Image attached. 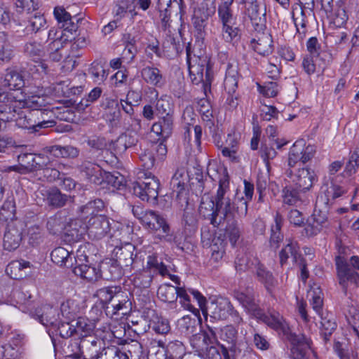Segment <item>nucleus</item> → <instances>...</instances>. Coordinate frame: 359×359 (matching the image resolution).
Segmentation results:
<instances>
[{
	"label": "nucleus",
	"mask_w": 359,
	"mask_h": 359,
	"mask_svg": "<svg viewBox=\"0 0 359 359\" xmlns=\"http://www.w3.org/2000/svg\"><path fill=\"white\" fill-rule=\"evenodd\" d=\"M313 157L314 147L308 145L304 148L302 141L295 142L290 149L287 159V165L290 168L286 170V175L289 177H292L294 172L292 168L299 162L302 163L303 167L299 169L297 174L292 179L300 191H306L313 186L312 159Z\"/></svg>",
	"instance_id": "1"
},
{
	"label": "nucleus",
	"mask_w": 359,
	"mask_h": 359,
	"mask_svg": "<svg viewBox=\"0 0 359 359\" xmlns=\"http://www.w3.org/2000/svg\"><path fill=\"white\" fill-rule=\"evenodd\" d=\"M229 190V179L227 174L224 175L219 180V187L214 200H210L208 205L210 210V224L217 227L223 224L228 217H233L235 205L226 194Z\"/></svg>",
	"instance_id": "2"
},
{
	"label": "nucleus",
	"mask_w": 359,
	"mask_h": 359,
	"mask_svg": "<svg viewBox=\"0 0 359 359\" xmlns=\"http://www.w3.org/2000/svg\"><path fill=\"white\" fill-rule=\"evenodd\" d=\"M209 333L204 332L195 335L190 339L191 344L198 355L207 359H230L227 348L222 346V353L213 345V341L217 339L219 329L207 325Z\"/></svg>",
	"instance_id": "3"
},
{
	"label": "nucleus",
	"mask_w": 359,
	"mask_h": 359,
	"mask_svg": "<svg viewBox=\"0 0 359 359\" xmlns=\"http://www.w3.org/2000/svg\"><path fill=\"white\" fill-rule=\"evenodd\" d=\"M233 1L221 0L217 8L218 22L221 25L220 37L226 43L233 42L240 35L237 15L231 8Z\"/></svg>",
	"instance_id": "4"
},
{
	"label": "nucleus",
	"mask_w": 359,
	"mask_h": 359,
	"mask_svg": "<svg viewBox=\"0 0 359 359\" xmlns=\"http://www.w3.org/2000/svg\"><path fill=\"white\" fill-rule=\"evenodd\" d=\"M188 291L198 302L207 323L208 321L225 320L229 316V312L231 311V304L227 299L219 298L210 302L206 305V299L201 292L194 289H189Z\"/></svg>",
	"instance_id": "5"
},
{
	"label": "nucleus",
	"mask_w": 359,
	"mask_h": 359,
	"mask_svg": "<svg viewBox=\"0 0 359 359\" xmlns=\"http://www.w3.org/2000/svg\"><path fill=\"white\" fill-rule=\"evenodd\" d=\"M9 113L11 116H8V118L13 120L19 128L27 129L32 133L54 125L53 121L45 120L43 117L42 120H40L39 114L43 116L48 114L46 111H31L29 109L16 108V110L9 109Z\"/></svg>",
	"instance_id": "6"
},
{
	"label": "nucleus",
	"mask_w": 359,
	"mask_h": 359,
	"mask_svg": "<svg viewBox=\"0 0 359 359\" xmlns=\"http://www.w3.org/2000/svg\"><path fill=\"white\" fill-rule=\"evenodd\" d=\"M187 62L190 75L195 77L194 80L196 83L203 82L204 92L210 85L211 65L207 55L199 56L198 58L192 59L189 48H187Z\"/></svg>",
	"instance_id": "7"
},
{
	"label": "nucleus",
	"mask_w": 359,
	"mask_h": 359,
	"mask_svg": "<svg viewBox=\"0 0 359 359\" xmlns=\"http://www.w3.org/2000/svg\"><path fill=\"white\" fill-rule=\"evenodd\" d=\"M18 165L9 166L7 170L23 175L41 170L46 165L47 156L43 154L24 153L18 156Z\"/></svg>",
	"instance_id": "8"
},
{
	"label": "nucleus",
	"mask_w": 359,
	"mask_h": 359,
	"mask_svg": "<svg viewBox=\"0 0 359 359\" xmlns=\"http://www.w3.org/2000/svg\"><path fill=\"white\" fill-rule=\"evenodd\" d=\"M160 182L154 175L146 176L143 180L137 182L133 186V193L142 201L156 203L158 196Z\"/></svg>",
	"instance_id": "9"
},
{
	"label": "nucleus",
	"mask_w": 359,
	"mask_h": 359,
	"mask_svg": "<svg viewBox=\"0 0 359 359\" xmlns=\"http://www.w3.org/2000/svg\"><path fill=\"white\" fill-rule=\"evenodd\" d=\"M215 0H203L194 11L192 23L200 36H202L205 32L208 20L215 13Z\"/></svg>",
	"instance_id": "10"
},
{
	"label": "nucleus",
	"mask_w": 359,
	"mask_h": 359,
	"mask_svg": "<svg viewBox=\"0 0 359 359\" xmlns=\"http://www.w3.org/2000/svg\"><path fill=\"white\" fill-rule=\"evenodd\" d=\"M111 226L110 219L105 215L90 217L86 224V233L91 240H100L109 234Z\"/></svg>",
	"instance_id": "11"
},
{
	"label": "nucleus",
	"mask_w": 359,
	"mask_h": 359,
	"mask_svg": "<svg viewBox=\"0 0 359 359\" xmlns=\"http://www.w3.org/2000/svg\"><path fill=\"white\" fill-rule=\"evenodd\" d=\"M32 316L45 327H55L58 324L59 313L53 306L41 304L31 312Z\"/></svg>",
	"instance_id": "12"
},
{
	"label": "nucleus",
	"mask_w": 359,
	"mask_h": 359,
	"mask_svg": "<svg viewBox=\"0 0 359 359\" xmlns=\"http://www.w3.org/2000/svg\"><path fill=\"white\" fill-rule=\"evenodd\" d=\"M7 96L8 99L11 101L8 105V109L16 110V108H22L29 109L31 111H48L46 109H43L46 106V100L43 97L33 95L25 100H16L13 93H9Z\"/></svg>",
	"instance_id": "13"
},
{
	"label": "nucleus",
	"mask_w": 359,
	"mask_h": 359,
	"mask_svg": "<svg viewBox=\"0 0 359 359\" xmlns=\"http://www.w3.org/2000/svg\"><path fill=\"white\" fill-rule=\"evenodd\" d=\"M22 223L15 220L9 222L4 237V248L5 250L12 251L17 249L22 241Z\"/></svg>",
	"instance_id": "14"
},
{
	"label": "nucleus",
	"mask_w": 359,
	"mask_h": 359,
	"mask_svg": "<svg viewBox=\"0 0 359 359\" xmlns=\"http://www.w3.org/2000/svg\"><path fill=\"white\" fill-rule=\"evenodd\" d=\"M287 339L291 344V355L292 359H308L306 351L311 348L312 341L304 334L297 335L293 332L287 334Z\"/></svg>",
	"instance_id": "15"
},
{
	"label": "nucleus",
	"mask_w": 359,
	"mask_h": 359,
	"mask_svg": "<svg viewBox=\"0 0 359 359\" xmlns=\"http://www.w3.org/2000/svg\"><path fill=\"white\" fill-rule=\"evenodd\" d=\"M135 246L131 243H127L124 246L116 247L114 249V260L124 269L128 270L133 268L135 264L134 260Z\"/></svg>",
	"instance_id": "16"
},
{
	"label": "nucleus",
	"mask_w": 359,
	"mask_h": 359,
	"mask_svg": "<svg viewBox=\"0 0 359 359\" xmlns=\"http://www.w3.org/2000/svg\"><path fill=\"white\" fill-rule=\"evenodd\" d=\"M142 225L151 232L156 233H166L170 226L166 219L158 212L151 210L144 218Z\"/></svg>",
	"instance_id": "17"
},
{
	"label": "nucleus",
	"mask_w": 359,
	"mask_h": 359,
	"mask_svg": "<svg viewBox=\"0 0 359 359\" xmlns=\"http://www.w3.org/2000/svg\"><path fill=\"white\" fill-rule=\"evenodd\" d=\"M54 15L55 19L60 24H62V27L70 32H76L78 29V23L81 20L76 15L72 16L66 10L61 6H57L54 9Z\"/></svg>",
	"instance_id": "18"
},
{
	"label": "nucleus",
	"mask_w": 359,
	"mask_h": 359,
	"mask_svg": "<svg viewBox=\"0 0 359 359\" xmlns=\"http://www.w3.org/2000/svg\"><path fill=\"white\" fill-rule=\"evenodd\" d=\"M252 273L256 279L263 284L268 291H270L271 288L277 283V280L272 272L262 264L259 259L255 260V267H254Z\"/></svg>",
	"instance_id": "19"
},
{
	"label": "nucleus",
	"mask_w": 359,
	"mask_h": 359,
	"mask_svg": "<svg viewBox=\"0 0 359 359\" xmlns=\"http://www.w3.org/2000/svg\"><path fill=\"white\" fill-rule=\"evenodd\" d=\"M45 203L52 208H60L66 205L70 196L62 194L57 187H51L43 190Z\"/></svg>",
	"instance_id": "20"
},
{
	"label": "nucleus",
	"mask_w": 359,
	"mask_h": 359,
	"mask_svg": "<svg viewBox=\"0 0 359 359\" xmlns=\"http://www.w3.org/2000/svg\"><path fill=\"white\" fill-rule=\"evenodd\" d=\"M124 270L114 259H109L100 264L101 278L107 280H116L123 274Z\"/></svg>",
	"instance_id": "21"
},
{
	"label": "nucleus",
	"mask_w": 359,
	"mask_h": 359,
	"mask_svg": "<svg viewBox=\"0 0 359 359\" xmlns=\"http://www.w3.org/2000/svg\"><path fill=\"white\" fill-rule=\"evenodd\" d=\"M239 78L238 64L236 62L228 63L224 80V87L228 94L236 93Z\"/></svg>",
	"instance_id": "22"
},
{
	"label": "nucleus",
	"mask_w": 359,
	"mask_h": 359,
	"mask_svg": "<svg viewBox=\"0 0 359 359\" xmlns=\"http://www.w3.org/2000/svg\"><path fill=\"white\" fill-rule=\"evenodd\" d=\"M187 180V175L184 168L177 169L171 179L170 187L173 194H176V198L179 200L183 198L187 201L185 193Z\"/></svg>",
	"instance_id": "23"
},
{
	"label": "nucleus",
	"mask_w": 359,
	"mask_h": 359,
	"mask_svg": "<svg viewBox=\"0 0 359 359\" xmlns=\"http://www.w3.org/2000/svg\"><path fill=\"white\" fill-rule=\"evenodd\" d=\"M95 329V325L86 318L79 317L74 320V339L83 340L91 337Z\"/></svg>",
	"instance_id": "24"
},
{
	"label": "nucleus",
	"mask_w": 359,
	"mask_h": 359,
	"mask_svg": "<svg viewBox=\"0 0 359 359\" xmlns=\"http://www.w3.org/2000/svg\"><path fill=\"white\" fill-rule=\"evenodd\" d=\"M30 268V263L25 260L12 261L6 268V272L11 278L20 280L28 274L27 269Z\"/></svg>",
	"instance_id": "25"
},
{
	"label": "nucleus",
	"mask_w": 359,
	"mask_h": 359,
	"mask_svg": "<svg viewBox=\"0 0 359 359\" xmlns=\"http://www.w3.org/2000/svg\"><path fill=\"white\" fill-rule=\"evenodd\" d=\"M73 272L75 275L86 279L88 282H96L100 278H102L100 265L96 267L88 263L81 266H74Z\"/></svg>",
	"instance_id": "26"
},
{
	"label": "nucleus",
	"mask_w": 359,
	"mask_h": 359,
	"mask_svg": "<svg viewBox=\"0 0 359 359\" xmlns=\"http://www.w3.org/2000/svg\"><path fill=\"white\" fill-rule=\"evenodd\" d=\"M79 170L92 182L101 184L102 169L98 165L91 161H84L79 165Z\"/></svg>",
	"instance_id": "27"
},
{
	"label": "nucleus",
	"mask_w": 359,
	"mask_h": 359,
	"mask_svg": "<svg viewBox=\"0 0 359 359\" xmlns=\"http://www.w3.org/2000/svg\"><path fill=\"white\" fill-rule=\"evenodd\" d=\"M68 41L65 34L55 39L48 44L46 52L50 59L54 62H59L63 57V48Z\"/></svg>",
	"instance_id": "28"
},
{
	"label": "nucleus",
	"mask_w": 359,
	"mask_h": 359,
	"mask_svg": "<svg viewBox=\"0 0 359 359\" xmlns=\"http://www.w3.org/2000/svg\"><path fill=\"white\" fill-rule=\"evenodd\" d=\"M173 128V118L172 115L163 116L158 122L153 124L151 130L163 140L170 136Z\"/></svg>",
	"instance_id": "29"
},
{
	"label": "nucleus",
	"mask_w": 359,
	"mask_h": 359,
	"mask_svg": "<svg viewBox=\"0 0 359 359\" xmlns=\"http://www.w3.org/2000/svg\"><path fill=\"white\" fill-rule=\"evenodd\" d=\"M2 86L10 90H19L25 86L22 73L14 69H7L2 81Z\"/></svg>",
	"instance_id": "30"
},
{
	"label": "nucleus",
	"mask_w": 359,
	"mask_h": 359,
	"mask_svg": "<svg viewBox=\"0 0 359 359\" xmlns=\"http://www.w3.org/2000/svg\"><path fill=\"white\" fill-rule=\"evenodd\" d=\"M200 320V313L197 316L194 315V318L190 316H184L178 320L177 326L182 334L187 336L192 335L191 339L194 336L198 334H195V332Z\"/></svg>",
	"instance_id": "31"
},
{
	"label": "nucleus",
	"mask_w": 359,
	"mask_h": 359,
	"mask_svg": "<svg viewBox=\"0 0 359 359\" xmlns=\"http://www.w3.org/2000/svg\"><path fill=\"white\" fill-rule=\"evenodd\" d=\"M129 95L130 93H128L127 98L126 100L121 99L119 100V106L120 109H122L128 117V119L126 118L123 121L124 127L126 128L132 127L135 130L136 127L140 128V120L134 116L133 105L128 100Z\"/></svg>",
	"instance_id": "32"
},
{
	"label": "nucleus",
	"mask_w": 359,
	"mask_h": 359,
	"mask_svg": "<svg viewBox=\"0 0 359 359\" xmlns=\"http://www.w3.org/2000/svg\"><path fill=\"white\" fill-rule=\"evenodd\" d=\"M283 221L282 216L279 213H276L274 217V224L271 226L269 244L270 247L275 250L279 248L280 243L284 238L283 234L281 233Z\"/></svg>",
	"instance_id": "33"
},
{
	"label": "nucleus",
	"mask_w": 359,
	"mask_h": 359,
	"mask_svg": "<svg viewBox=\"0 0 359 359\" xmlns=\"http://www.w3.org/2000/svg\"><path fill=\"white\" fill-rule=\"evenodd\" d=\"M47 151L56 158H75L79 155V149L72 145H53L47 147Z\"/></svg>",
	"instance_id": "34"
},
{
	"label": "nucleus",
	"mask_w": 359,
	"mask_h": 359,
	"mask_svg": "<svg viewBox=\"0 0 359 359\" xmlns=\"http://www.w3.org/2000/svg\"><path fill=\"white\" fill-rule=\"evenodd\" d=\"M50 256L52 261L60 266L74 267L73 257L71 253L63 247L55 248Z\"/></svg>",
	"instance_id": "35"
},
{
	"label": "nucleus",
	"mask_w": 359,
	"mask_h": 359,
	"mask_svg": "<svg viewBox=\"0 0 359 359\" xmlns=\"http://www.w3.org/2000/svg\"><path fill=\"white\" fill-rule=\"evenodd\" d=\"M287 241L288 243L279 253L280 263L282 266L286 264L289 257H292L294 262H297L301 259L297 243L290 240H287Z\"/></svg>",
	"instance_id": "36"
},
{
	"label": "nucleus",
	"mask_w": 359,
	"mask_h": 359,
	"mask_svg": "<svg viewBox=\"0 0 359 359\" xmlns=\"http://www.w3.org/2000/svg\"><path fill=\"white\" fill-rule=\"evenodd\" d=\"M177 287L168 283L161 285L157 291L158 297L164 302L176 305Z\"/></svg>",
	"instance_id": "37"
},
{
	"label": "nucleus",
	"mask_w": 359,
	"mask_h": 359,
	"mask_svg": "<svg viewBox=\"0 0 359 359\" xmlns=\"http://www.w3.org/2000/svg\"><path fill=\"white\" fill-rule=\"evenodd\" d=\"M337 268L339 283L346 290L348 286V282L355 280L358 275L350 270L347 264L342 260L337 261Z\"/></svg>",
	"instance_id": "38"
},
{
	"label": "nucleus",
	"mask_w": 359,
	"mask_h": 359,
	"mask_svg": "<svg viewBox=\"0 0 359 359\" xmlns=\"http://www.w3.org/2000/svg\"><path fill=\"white\" fill-rule=\"evenodd\" d=\"M46 20L43 15L35 13L31 16L28 20L27 25L24 29V32L26 34L36 33L46 29Z\"/></svg>",
	"instance_id": "39"
},
{
	"label": "nucleus",
	"mask_w": 359,
	"mask_h": 359,
	"mask_svg": "<svg viewBox=\"0 0 359 359\" xmlns=\"http://www.w3.org/2000/svg\"><path fill=\"white\" fill-rule=\"evenodd\" d=\"M141 76L147 83L156 86L163 84V76L161 71L156 67H144L141 71Z\"/></svg>",
	"instance_id": "40"
},
{
	"label": "nucleus",
	"mask_w": 359,
	"mask_h": 359,
	"mask_svg": "<svg viewBox=\"0 0 359 359\" xmlns=\"http://www.w3.org/2000/svg\"><path fill=\"white\" fill-rule=\"evenodd\" d=\"M236 299L243 305L245 310L253 316L256 317L262 311L255 302L253 296L243 292L238 293Z\"/></svg>",
	"instance_id": "41"
},
{
	"label": "nucleus",
	"mask_w": 359,
	"mask_h": 359,
	"mask_svg": "<svg viewBox=\"0 0 359 359\" xmlns=\"http://www.w3.org/2000/svg\"><path fill=\"white\" fill-rule=\"evenodd\" d=\"M104 207V203L101 199H95L81 206L79 208V212L81 214V217L83 218L88 217L89 216L94 217L95 215H99L98 212L102 210Z\"/></svg>",
	"instance_id": "42"
},
{
	"label": "nucleus",
	"mask_w": 359,
	"mask_h": 359,
	"mask_svg": "<svg viewBox=\"0 0 359 359\" xmlns=\"http://www.w3.org/2000/svg\"><path fill=\"white\" fill-rule=\"evenodd\" d=\"M320 316V332L325 340L332 333L336 328V323L333 320L332 315L328 313H324L323 311H318Z\"/></svg>",
	"instance_id": "43"
},
{
	"label": "nucleus",
	"mask_w": 359,
	"mask_h": 359,
	"mask_svg": "<svg viewBox=\"0 0 359 359\" xmlns=\"http://www.w3.org/2000/svg\"><path fill=\"white\" fill-rule=\"evenodd\" d=\"M144 270L151 271L154 275L159 273L165 276L168 274L167 266L155 255L148 256L147 267Z\"/></svg>",
	"instance_id": "44"
},
{
	"label": "nucleus",
	"mask_w": 359,
	"mask_h": 359,
	"mask_svg": "<svg viewBox=\"0 0 359 359\" xmlns=\"http://www.w3.org/2000/svg\"><path fill=\"white\" fill-rule=\"evenodd\" d=\"M255 258H251L245 253L238 255L235 260V268L237 272L242 273L248 270L254 269L255 267Z\"/></svg>",
	"instance_id": "45"
},
{
	"label": "nucleus",
	"mask_w": 359,
	"mask_h": 359,
	"mask_svg": "<svg viewBox=\"0 0 359 359\" xmlns=\"http://www.w3.org/2000/svg\"><path fill=\"white\" fill-rule=\"evenodd\" d=\"M11 297L17 304H29L31 302L32 294L27 285H22L12 291Z\"/></svg>",
	"instance_id": "46"
},
{
	"label": "nucleus",
	"mask_w": 359,
	"mask_h": 359,
	"mask_svg": "<svg viewBox=\"0 0 359 359\" xmlns=\"http://www.w3.org/2000/svg\"><path fill=\"white\" fill-rule=\"evenodd\" d=\"M307 50L309 54L306 55L302 61V67L305 72L311 75L314 72V60L313 53L314 52V37H311L307 41Z\"/></svg>",
	"instance_id": "47"
},
{
	"label": "nucleus",
	"mask_w": 359,
	"mask_h": 359,
	"mask_svg": "<svg viewBox=\"0 0 359 359\" xmlns=\"http://www.w3.org/2000/svg\"><path fill=\"white\" fill-rule=\"evenodd\" d=\"M100 177L101 184L105 182L116 189H121L125 186L124 177L118 172L114 173L104 172Z\"/></svg>",
	"instance_id": "48"
},
{
	"label": "nucleus",
	"mask_w": 359,
	"mask_h": 359,
	"mask_svg": "<svg viewBox=\"0 0 359 359\" xmlns=\"http://www.w3.org/2000/svg\"><path fill=\"white\" fill-rule=\"evenodd\" d=\"M273 41L270 36L264 35L259 38L255 46L254 50L261 55H269L273 52Z\"/></svg>",
	"instance_id": "49"
},
{
	"label": "nucleus",
	"mask_w": 359,
	"mask_h": 359,
	"mask_svg": "<svg viewBox=\"0 0 359 359\" xmlns=\"http://www.w3.org/2000/svg\"><path fill=\"white\" fill-rule=\"evenodd\" d=\"M320 190L328 198L331 197L333 199L341 196L345 192L340 186L334 184L330 181V177L324 178L323 184Z\"/></svg>",
	"instance_id": "50"
},
{
	"label": "nucleus",
	"mask_w": 359,
	"mask_h": 359,
	"mask_svg": "<svg viewBox=\"0 0 359 359\" xmlns=\"http://www.w3.org/2000/svg\"><path fill=\"white\" fill-rule=\"evenodd\" d=\"M219 337L222 340L228 343L230 349L235 348L238 331L233 325H226L219 329Z\"/></svg>",
	"instance_id": "51"
},
{
	"label": "nucleus",
	"mask_w": 359,
	"mask_h": 359,
	"mask_svg": "<svg viewBox=\"0 0 359 359\" xmlns=\"http://www.w3.org/2000/svg\"><path fill=\"white\" fill-rule=\"evenodd\" d=\"M196 114L194 113V109L189 106L187 107L184 111L182 116V118L183 123L184 124V138H188V142L191 141L190 135L191 133V126L194 123L195 120Z\"/></svg>",
	"instance_id": "52"
},
{
	"label": "nucleus",
	"mask_w": 359,
	"mask_h": 359,
	"mask_svg": "<svg viewBox=\"0 0 359 359\" xmlns=\"http://www.w3.org/2000/svg\"><path fill=\"white\" fill-rule=\"evenodd\" d=\"M225 235L231 244L235 246L242 235V231L236 221L232 220L227 224L225 229Z\"/></svg>",
	"instance_id": "53"
},
{
	"label": "nucleus",
	"mask_w": 359,
	"mask_h": 359,
	"mask_svg": "<svg viewBox=\"0 0 359 359\" xmlns=\"http://www.w3.org/2000/svg\"><path fill=\"white\" fill-rule=\"evenodd\" d=\"M79 311V306L73 299H67L60 306V312L63 317L70 320L76 316Z\"/></svg>",
	"instance_id": "54"
},
{
	"label": "nucleus",
	"mask_w": 359,
	"mask_h": 359,
	"mask_svg": "<svg viewBox=\"0 0 359 359\" xmlns=\"http://www.w3.org/2000/svg\"><path fill=\"white\" fill-rule=\"evenodd\" d=\"M121 351L116 346L104 347L99 353L91 356V359H120Z\"/></svg>",
	"instance_id": "55"
},
{
	"label": "nucleus",
	"mask_w": 359,
	"mask_h": 359,
	"mask_svg": "<svg viewBox=\"0 0 359 359\" xmlns=\"http://www.w3.org/2000/svg\"><path fill=\"white\" fill-rule=\"evenodd\" d=\"M166 353L170 359H182L185 349L180 341H170L166 347Z\"/></svg>",
	"instance_id": "56"
},
{
	"label": "nucleus",
	"mask_w": 359,
	"mask_h": 359,
	"mask_svg": "<svg viewBox=\"0 0 359 359\" xmlns=\"http://www.w3.org/2000/svg\"><path fill=\"white\" fill-rule=\"evenodd\" d=\"M46 227L51 234H57L61 232L64 228L63 218L61 215L56 213L50 217L47 220Z\"/></svg>",
	"instance_id": "57"
},
{
	"label": "nucleus",
	"mask_w": 359,
	"mask_h": 359,
	"mask_svg": "<svg viewBox=\"0 0 359 359\" xmlns=\"http://www.w3.org/2000/svg\"><path fill=\"white\" fill-rule=\"evenodd\" d=\"M57 334L63 339L74 338V320L71 322H61L58 320V324L53 327Z\"/></svg>",
	"instance_id": "58"
},
{
	"label": "nucleus",
	"mask_w": 359,
	"mask_h": 359,
	"mask_svg": "<svg viewBox=\"0 0 359 359\" xmlns=\"http://www.w3.org/2000/svg\"><path fill=\"white\" fill-rule=\"evenodd\" d=\"M282 197L285 204L294 205L299 201V191L292 186H286L283 189Z\"/></svg>",
	"instance_id": "59"
},
{
	"label": "nucleus",
	"mask_w": 359,
	"mask_h": 359,
	"mask_svg": "<svg viewBox=\"0 0 359 359\" xmlns=\"http://www.w3.org/2000/svg\"><path fill=\"white\" fill-rule=\"evenodd\" d=\"M15 217V206L13 201H6L0 209V219L4 221L11 222L15 221L13 219Z\"/></svg>",
	"instance_id": "60"
},
{
	"label": "nucleus",
	"mask_w": 359,
	"mask_h": 359,
	"mask_svg": "<svg viewBox=\"0 0 359 359\" xmlns=\"http://www.w3.org/2000/svg\"><path fill=\"white\" fill-rule=\"evenodd\" d=\"M154 276L151 271L143 269L134 278V283L137 287L148 288L152 282Z\"/></svg>",
	"instance_id": "61"
},
{
	"label": "nucleus",
	"mask_w": 359,
	"mask_h": 359,
	"mask_svg": "<svg viewBox=\"0 0 359 359\" xmlns=\"http://www.w3.org/2000/svg\"><path fill=\"white\" fill-rule=\"evenodd\" d=\"M25 53L34 59H39L45 56L46 51L42 45L37 42H29L25 44Z\"/></svg>",
	"instance_id": "62"
},
{
	"label": "nucleus",
	"mask_w": 359,
	"mask_h": 359,
	"mask_svg": "<svg viewBox=\"0 0 359 359\" xmlns=\"http://www.w3.org/2000/svg\"><path fill=\"white\" fill-rule=\"evenodd\" d=\"M155 107L159 114L163 116L172 115V104L170 97L168 96H162L157 99Z\"/></svg>",
	"instance_id": "63"
},
{
	"label": "nucleus",
	"mask_w": 359,
	"mask_h": 359,
	"mask_svg": "<svg viewBox=\"0 0 359 359\" xmlns=\"http://www.w3.org/2000/svg\"><path fill=\"white\" fill-rule=\"evenodd\" d=\"M139 158L142 163V166L147 170L152 168L156 161L154 154L150 147L145 148L144 151L139 154Z\"/></svg>",
	"instance_id": "64"
}]
</instances>
